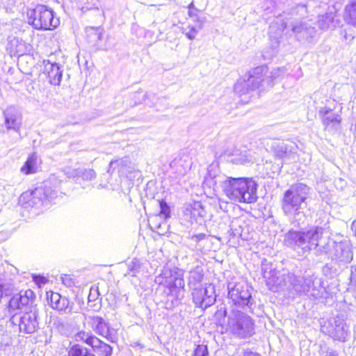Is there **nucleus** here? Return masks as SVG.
I'll return each instance as SVG.
<instances>
[{"mask_svg": "<svg viewBox=\"0 0 356 356\" xmlns=\"http://www.w3.org/2000/svg\"><path fill=\"white\" fill-rule=\"evenodd\" d=\"M353 291H355V298H356V288Z\"/></svg>", "mask_w": 356, "mask_h": 356, "instance_id": "obj_54", "label": "nucleus"}, {"mask_svg": "<svg viewBox=\"0 0 356 356\" xmlns=\"http://www.w3.org/2000/svg\"><path fill=\"white\" fill-rule=\"evenodd\" d=\"M47 299L52 309L65 314H70L72 312L73 302H70L66 297L62 296L58 293L51 292L50 296L47 293Z\"/></svg>", "mask_w": 356, "mask_h": 356, "instance_id": "obj_17", "label": "nucleus"}, {"mask_svg": "<svg viewBox=\"0 0 356 356\" xmlns=\"http://www.w3.org/2000/svg\"><path fill=\"white\" fill-rule=\"evenodd\" d=\"M319 114L321 116L323 124L326 127L331 124H339L341 122L340 115L332 113L330 108H321Z\"/></svg>", "mask_w": 356, "mask_h": 356, "instance_id": "obj_24", "label": "nucleus"}, {"mask_svg": "<svg viewBox=\"0 0 356 356\" xmlns=\"http://www.w3.org/2000/svg\"><path fill=\"white\" fill-rule=\"evenodd\" d=\"M99 295V293L98 288L97 287H96V288L92 287L90 290V293L88 295V300L89 301H95Z\"/></svg>", "mask_w": 356, "mask_h": 356, "instance_id": "obj_41", "label": "nucleus"}, {"mask_svg": "<svg viewBox=\"0 0 356 356\" xmlns=\"http://www.w3.org/2000/svg\"><path fill=\"white\" fill-rule=\"evenodd\" d=\"M33 280L35 282L39 287H41L42 285L45 284L47 282V279L43 276L40 275H33Z\"/></svg>", "mask_w": 356, "mask_h": 356, "instance_id": "obj_40", "label": "nucleus"}, {"mask_svg": "<svg viewBox=\"0 0 356 356\" xmlns=\"http://www.w3.org/2000/svg\"><path fill=\"white\" fill-rule=\"evenodd\" d=\"M340 21L335 19V14L332 12L318 15L317 24L321 30L326 31L330 28H335L339 25Z\"/></svg>", "mask_w": 356, "mask_h": 356, "instance_id": "obj_22", "label": "nucleus"}, {"mask_svg": "<svg viewBox=\"0 0 356 356\" xmlns=\"http://www.w3.org/2000/svg\"><path fill=\"white\" fill-rule=\"evenodd\" d=\"M91 326L98 334L105 337L110 341H113V336L110 332L108 323L103 318L97 316L90 317Z\"/></svg>", "mask_w": 356, "mask_h": 356, "instance_id": "obj_18", "label": "nucleus"}, {"mask_svg": "<svg viewBox=\"0 0 356 356\" xmlns=\"http://www.w3.org/2000/svg\"><path fill=\"white\" fill-rule=\"evenodd\" d=\"M150 95L143 94L142 92H137L134 95V97L136 99H140V97L144 98L145 97H149Z\"/></svg>", "mask_w": 356, "mask_h": 356, "instance_id": "obj_46", "label": "nucleus"}, {"mask_svg": "<svg viewBox=\"0 0 356 356\" xmlns=\"http://www.w3.org/2000/svg\"><path fill=\"white\" fill-rule=\"evenodd\" d=\"M309 188L302 183L292 185L284 193L281 201V209L292 224L300 226L305 222L307 216L305 209Z\"/></svg>", "mask_w": 356, "mask_h": 356, "instance_id": "obj_3", "label": "nucleus"}, {"mask_svg": "<svg viewBox=\"0 0 356 356\" xmlns=\"http://www.w3.org/2000/svg\"><path fill=\"white\" fill-rule=\"evenodd\" d=\"M193 356H209L207 346L198 345L195 349Z\"/></svg>", "mask_w": 356, "mask_h": 356, "instance_id": "obj_36", "label": "nucleus"}, {"mask_svg": "<svg viewBox=\"0 0 356 356\" xmlns=\"http://www.w3.org/2000/svg\"><path fill=\"white\" fill-rule=\"evenodd\" d=\"M58 191L45 184L44 187L23 193L19 197V204L25 209H37L48 207L58 197Z\"/></svg>", "mask_w": 356, "mask_h": 356, "instance_id": "obj_5", "label": "nucleus"}, {"mask_svg": "<svg viewBox=\"0 0 356 356\" xmlns=\"http://www.w3.org/2000/svg\"><path fill=\"white\" fill-rule=\"evenodd\" d=\"M349 287L350 290H355L356 288V265L350 267V274L349 278Z\"/></svg>", "mask_w": 356, "mask_h": 356, "instance_id": "obj_34", "label": "nucleus"}, {"mask_svg": "<svg viewBox=\"0 0 356 356\" xmlns=\"http://www.w3.org/2000/svg\"><path fill=\"white\" fill-rule=\"evenodd\" d=\"M140 268L139 261L137 259L132 261V264L129 266V270L130 272L135 273Z\"/></svg>", "mask_w": 356, "mask_h": 356, "instance_id": "obj_42", "label": "nucleus"}, {"mask_svg": "<svg viewBox=\"0 0 356 356\" xmlns=\"http://www.w3.org/2000/svg\"><path fill=\"white\" fill-rule=\"evenodd\" d=\"M5 124L8 129L17 130L20 124V115L18 110L13 106L4 111Z\"/></svg>", "mask_w": 356, "mask_h": 356, "instance_id": "obj_21", "label": "nucleus"}, {"mask_svg": "<svg viewBox=\"0 0 356 356\" xmlns=\"http://www.w3.org/2000/svg\"><path fill=\"white\" fill-rule=\"evenodd\" d=\"M251 86H252V84H248V87H249V89H250V92L255 90V89H252Z\"/></svg>", "mask_w": 356, "mask_h": 356, "instance_id": "obj_51", "label": "nucleus"}, {"mask_svg": "<svg viewBox=\"0 0 356 356\" xmlns=\"http://www.w3.org/2000/svg\"><path fill=\"white\" fill-rule=\"evenodd\" d=\"M193 296V302L195 305L202 309H206L216 302V295H215V289L214 286L211 284H209L208 286L204 287V293L206 296L205 298H202L203 294V288L201 286H197L195 288L191 289Z\"/></svg>", "mask_w": 356, "mask_h": 356, "instance_id": "obj_14", "label": "nucleus"}, {"mask_svg": "<svg viewBox=\"0 0 356 356\" xmlns=\"http://www.w3.org/2000/svg\"><path fill=\"white\" fill-rule=\"evenodd\" d=\"M115 169H118L120 175L127 177L129 173L132 172L133 167L127 158H122L110 162L108 172L113 173Z\"/></svg>", "mask_w": 356, "mask_h": 356, "instance_id": "obj_19", "label": "nucleus"}, {"mask_svg": "<svg viewBox=\"0 0 356 356\" xmlns=\"http://www.w3.org/2000/svg\"><path fill=\"white\" fill-rule=\"evenodd\" d=\"M247 161H248V159L246 158V156L238 159H234L235 162L240 163H243L246 162Z\"/></svg>", "mask_w": 356, "mask_h": 356, "instance_id": "obj_48", "label": "nucleus"}, {"mask_svg": "<svg viewBox=\"0 0 356 356\" xmlns=\"http://www.w3.org/2000/svg\"><path fill=\"white\" fill-rule=\"evenodd\" d=\"M144 102H145V104H147V105H149V106H151V104H149L147 102H146V101H145V100H144Z\"/></svg>", "mask_w": 356, "mask_h": 356, "instance_id": "obj_53", "label": "nucleus"}, {"mask_svg": "<svg viewBox=\"0 0 356 356\" xmlns=\"http://www.w3.org/2000/svg\"><path fill=\"white\" fill-rule=\"evenodd\" d=\"M160 212L159 216L161 218L167 220L170 217V209L168 204L164 201L159 202Z\"/></svg>", "mask_w": 356, "mask_h": 356, "instance_id": "obj_32", "label": "nucleus"}, {"mask_svg": "<svg viewBox=\"0 0 356 356\" xmlns=\"http://www.w3.org/2000/svg\"><path fill=\"white\" fill-rule=\"evenodd\" d=\"M183 275L177 268L170 269L165 268L161 273L156 277L155 282L167 289L165 293L168 296H172L176 300L183 296L185 283Z\"/></svg>", "mask_w": 356, "mask_h": 356, "instance_id": "obj_7", "label": "nucleus"}, {"mask_svg": "<svg viewBox=\"0 0 356 356\" xmlns=\"http://www.w3.org/2000/svg\"><path fill=\"white\" fill-rule=\"evenodd\" d=\"M74 339L78 342H83L92 347L97 343V337L90 332L80 331L74 335Z\"/></svg>", "mask_w": 356, "mask_h": 356, "instance_id": "obj_28", "label": "nucleus"}, {"mask_svg": "<svg viewBox=\"0 0 356 356\" xmlns=\"http://www.w3.org/2000/svg\"><path fill=\"white\" fill-rule=\"evenodd\" d=\"M192 19L196 23L195 25L198 26V29H202L204 24L207 21L205 16H202L199 14L196 15V17H194Z\"/></svg>", "mask_w": 356, "mask_h": 356, "instance_id": "obj_38", "label": "nucleus"}, {"mask_svg": "<svg viewBox=\"0 0 356 356\" xmlns=\"http://www.w3.org/2000/svg\"><path fill=\"white\" fill-rule=\"evenodd\" d=\"M35 296L31 289L20 291V292L12 297L7 307L2 308L3 314H12L17 311H29L30 307L34 305Z\"/></svg>", "mask_w": 356, "mask_h": 356, "instance_id": "obj_11", "label": "nucleus"}, {"mask_svg": "<svg viewBox=\"0 0 356 356\" xmlns=\"http://www.w3.org/2000/svg\"><path fill=\"white\" fill-rule=\"evenodd\" d=\"M202 29H198V26H191L189 25L188 27L184 28L183 30V33L185 34V35L190 40H194L197 35L198 32Z\"/></svg>", "mask_w": 356, "mask_h": 356, "instance_id": "obj_31", "label": "nucleus"}, {"mask_svg": "<svg viewBox=\"0 0 356 356\" xmlns=\"http://www.w3.org/2000/svg\"><path fill=\"white\" fill-rule=\"evenodd\" d=\"M227 316V310L225 307H220L215 313V318L218 321V323L222 324L225 319Z\"/></svg>", "mask_w": 356, "mask_h": 356, "instance_id": "obj_35", "label": "nucleus"}, {"mask_svg": "<svg viewBox=\"0 0 356 356\" xmlns=\"http://www.w3.org/2000/svg\"><path fill=\"white\" fill-rule=\"evenodd\" d=\"M73 175L75 177H81L84 180H92L96 177V173L92 169H76Z\"/></svg>", "mask_w": 356, "mask_h": 356, "instance_id": "obj_30", "label": "nucleus"}, {"mask_svg": "<svg viewBox=\"0 0 356 356\" xmlns=\"http://www.w3.org/2000/svg\"><path fill=\"white\" fill-rule=\"evenodd\" d=\"M328 323L327 334L336 340L345 341L348 336V327L344 320L337 316L330 319Z\"/></svg>", "mask_w": 356, "mask_h": 356, "instance_id": "obj_16", "label": "nucleus"}, {"mask_svg": "<svg viewBox=\"0 0 356 356\" xmlns=\"http://www.w3.org/2000/svg\"><path fill=\"white\" fill-rule=\"evenodd\" d=\"M240 356H260L258 353L252 352L250 350H245L243 351Z\"/></svg>", "mask_w": 356, "mask_h": 356, "instance_id": "obj_45", "label": "nucleus"}, {"mask_svg": "<svg viewBox=\"0 0 356 356\" xmlns=\"http://www.w3.org/2000/svg\"><path fill=\"white\" fill-rule=\"evenodd\" d=\"M67 356H95V355L92 350L80 343H75L68 348Z\"/></svg>", "mask_w": 356, "mask_h": 356, "instance_id": "obj_26", "label": "nucleus"}, {"mask_svg": "<svg viewBox=\"0 0 356 356\" xmlns=\"http://www.w3.org/2000/svg\"><path fill=\"white\" fill-rule=\"evenodd\" d=\"M262 275L266 283L273 287L291 286L300 295L317 298L323 294V288L321 281L313 275L299 277L291 273H281L266 260L261 264Z\"/></svg>", "mask_w": 356, "mask_h": 356, "instance_id": "obj_1", "label": "nucleus"}, {"mask_svg": "<svg viewBox=\"0 0 356 356\" xmlns=\"http://www.w3.org/2000/svg\"><path fill=\"white\" fill-rule=\"evenodd\" d=\"M61 278L63 284L67 286L70 287L73 284L72 279H70L67 275H65V277H62Z\"/></svg>", "mask_w": 356, "mask_h": 356, "instance_id": "obj_44", "label": "nucleus"}, {"mask_svg": "<svg viewBox=\"0 0 356 356\" xmlns=\"http://www.w3.org/2000/svg\"><path fill=\"white\" fill-rule=\"evenodd\" d=\"M320 356H338L335 350L329 348H321Z\"/></svg>", "mask_w": 356, "mask_h": 356, "instance_id": "obj_39", "label": "nucleus"}, {"mask_svg": "<svg viewBox=\"0 0 356 356\" xmlns=\"http://www.w3.org/2000/svg\"><path fill=\"white\" fill-rule=\"evenodd\" d=\"M88 35L93 37L95 41L101 40L102 32L98 28H90L88 30Z\"/></svg>", "mask_w": 356, "mask_h": 356, "instance_id": "obj_37", "label": "nucleus"}, {"mask_svg": "<svg viewBox=\"0 0 356 356\" xmlns=\"http://www.w3.org/2000/svg\"><path fill=\"white\" fill-rule=\"evenodd\" d=\"M298 7H300V8H301L302 9L305 8V5H299Z\"/></svg>", "mask_w": 356, "mask_h": 356, "instance_id": "obj_52", "label": "nucleus"}, {"mask_svg": "<svg viewBox=\"0 0 356 356\" xmlns=\"http://www.w3.org/2000/svg\"><path fill=\"white\" fill-rule=\"evenodd\" d=\"M207 296H206V294H205V293H204V288H203V294H202V298H207Z\"/></svg>", "mask_w": 356, "mask_h": 356, "instance_id": "obj_50", "label": "nucleus"}, {"mask_svg": "<svg viewBox=\"0 0 356 356\" xmlns=\"http://www.w3.org/2000/svg\"><path fill=\"white\" fill-rule=\"evenodd\" d=\"M44 72L47 74L49 81L51 85L58 86L62 80L63 70L57 63L48 61L44 65Z\"/></svg>", "mask_w": 356, "mask_h": 356, "instance_id": "obj_20", "label": "nucleus"}, {"mask_svg": "<svg viewBox=\"0 0 356 356\" xmlns=\"http://www.w3.org/2000/svg\"><path fill=\"white\" fill-rule=\"evenodd\" d=\"M198 12H199V10L197 9H195L193 10H188V15L192 19L194 17H196V15L199 14Z\"/></svg>", "mask_w": 356, "mask_h": 356, "instance_id": "obj_47", "label": "nucleus"}, {"mask_svg": "<svg viewBox=\"0 0 356 356\" xmlns=\"http://www.w3.org/2000/svg\"><path fill=\"white\" fill-rule=\"evenodd\" d=\"M203 271L200 268L191 270L189 273L188 284L190 289L201 286V282L203 279Z\"/></svg>", "mask_w": 356, "mask_h": 356, "instance_id": "obj_27", "label": "nucleus"}, {"mask_svg": "<svg viewBox=\"0 0 356 356\" xmlns=\"http://www.w3.org/2000/svg\"><path fill=\"white\" fill-rule=\"evenodd\" d=\"M227 287L228 296L235 305L241 306L249 305L252 296L248 284L245 283H229Z\"/></svg>", "mask_w": 356, "mask_h": 356, "instance_id": "obj_13", "label": "nucleus"}, {"mask_svg": "<svg viewBox=\"0 0 356 356\" xmlns=\"http://www.w3.org/2000/svg\"><path fill=\"white\" fill-rule=\"evenodd\" d=\"M227 330L239 339H246L254 333V323L247 314L233 311L228 316Z\"/></svg>", "mask_w": 356, "mask_h": 356, "instance_id": "obj_8", "label": "nucleus"}, {"mask_svg": "<svg viewBox=\"0 0 356 356\" xmlns=\"http://www.w3.org/2000/svg\"><path fill=\"white\" fill-rule=\"evenodd\" d=\"M205 237H206V234L201 233V234H198L192 235L191 238V240H193L195 242L197 243L200 241H202V240L204 239Z\"/></svg>", "mask_w": 356, "mask_h": 356, "instance_id": "obj_43", "label": "nucleus"}, {"mask_svg": "<svg viewBox=\"0 0 356 356\" xmlns=\"http://www.w3.org/2000/svg\"><path fill=\"white\" fill-rule=\"evenodd\" d=\"M92 348L94 351H98L99 355L102 356H111L113 353V348L98 338L97 343L95 344L94 343V346H92Z\"/></svg>", "mask_w": 356, "mask_h": 356, "instance_id": "obj_29", "label": "nucleus"}, {"mask_svg": "<svg viewBox=\"0 0 356 356\" xmlns=\"http://www.w3.org/2000/svg\"><path fill=\"white\" fill-rule=\"evenodd\" d=\"M213 167L208 168V176L219 183L224 193L231 200L238 202L252 203L257 200V184L252 178L218 176L212 173Z\"/></svg>", "mask_w": 356, "mask_h": 356, "instance_id": "obj_2", "label": "nucleus"}, {"mask_svg": "<svg viewBox=\"0 0 356 356\" xmlns=\"http://www.w3.org/2000/svg\"><path fill=\"white\" fill-rule=\"evenodd\" d=\"M9 318L11 324L17 325L21 332L25 334L34 333L39 327L38 309L36 307H30L29 311H22L3 314V318Z\"/></svg>", "mask_w": 356, "mask_h": 356, "instance_id": "obj_9", "label": "nucleus"}, {"mask_svg": "<svg viewBox=\"0 0 356 356\" xmlns=\"http://www.w3.org/2000/svg\"><path fill=\"white\" fill-rule=\"evenodd\" d=\"M324 229L312 226L302 231L290 230L285 236L286 245L295 250L300 249L303 253L309 252L319 245Z\"/></svg>", "mask_w": 356, "mask_h": 356, "instance_id": "obj_4", "label": "nucleus"}, {"mask_svg": "<svg viewBox=\"0 0 356 356\" xmlns=\"http://www.w3.org/2000/svg\"><path fill=\"white\" fill-rule=\"evenodd\" d=\"M40 160L35 153L29 156L20 171L24 175H31L35 173L40 167Z\"/></svg>", "mask_w": 356, "mask_h": 356, "instance_id": "obj_23", "label": "nucleus"}, {"mask_svg": "<svg viewBox=\"0 0 356 356\" xmlns=\"http://www.w3.org/2000/svg\"><path fill=\"white\" fill-rule=\"evenodd\" d=\"M343 18L347 24L356 26V0H351L346 6Z\"/></svg>", "mask_w": 356, "mask_h": 356, "instance_id": "obj_25", "label": "nucleus"}, {"mask_svg": "<svg viewBox=\"0 0 356 356\" xmlns=\"http://www.w3.org/2000/svg\"><path fill=\"white\" fill-rule=\"evenodd\" d=\"M330 255L332 260H336L339 264H347L353 259L351 246L348 241L333 243L332 249Z\"/></svg>", "mask_w": 356, "mask_h": 356, "instance_id": "obj_15", "label": "nucleus"}, {"mask_svg": "<svg viewBox=\"0 0 356 356\" xmlns=\"http://www.w3.org/2000/svg\"><path fill=\"white\" fill-rule=\"evenodd\" d=\"M284 29H290L299 41L309 40L315 35L316 30L309 20H288Z\"/></svg>", "mask_w": 356, "mask_h": 356, "instance_id": "obj_12", "label": "nucleus"}, {"mask_svg": "<svg viewBox=\"0 0 356 356\" xmlns=\"http://www.w3.org/2000/svg\"><path fill=\"white\" fill-rule=\"evenodd\" d=\"M275 154L277 156L283 159L288 154V150L286 145L284 143L278 145L275 149Z\"/></svg>", "mask_w": 356, "mask_h": 356, "instance_id": "obj_33", "label": "nucleus"}, {"mask_svg": "<svg viewBox=\"0 0 356 356\" xmlns=\"http://www.w3.org/2000/svg\"><path fill=\"white\" fill-rule=\"evenodd\" d=\"M28 17L29 23L38 30H51L59 24V19L54 17L53 11L43 5H38L29 12Z\"/></svg>", "mask_w": 356, "mask_h": 356, "instance_id": "obj_10", "label": "nucleus"}, {"mask_svg": "<svg viewBox=\"0 0 356 356\" xmlns=\"http://www.w3.org/2000/svg\"><path fill=\"white\" fill-rule=\"evenodd\" d=\"M267 67L266 66H259L254 69L252 74L245 75L243 79L237 81L234 86V91L240 95H245L250 92L248 84H252V89L259 88L260 86L263 88L272 87L274 76L267 75Z\"/></svg>", "mask_w": 356, "mask_h": 356, "instance_id": "obj_6", "label": "nucleus"}, {"mask_svg": "<svg viewBox=\"0 0 356 356\" xmlns=\"http://www.w3.org/2000/svg\"><path fill=\"white\" fill-rule=\"evenodd\" d=\"M188 10H193L197 9V8L195 7V5H194L193 1H192V2H191V3L188 6Z\"/></svg>", "mask_w": 356, "mask_h": 356, "instance_id": "obj_49", "label": "nucleus"}]
</instances>
